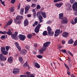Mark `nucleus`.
Masks as SVG:
<instances>
[{"label": "nucleus", "instance_id": "f257e3e1", "mask_svg": "<svg viewBox=\"0 0 77 77\" xmlns=\"http://www.w3.org/2000/svg\"><path fill=\"white\" fill-rule=\"evenodd\" d=\"M50 44H51L50 42H47L44 44L43 48L39 51L40 54H43L44 51L47 49V47H48Z\"/></svg>", "mask_w": 77, "mask_h": 77}, {"label": "nucleus", "instance_id": "f03ea898", "mask_svg": "<svg viewBox=\"0 0 77 77\" xmlns=\"http://www.w3.org/2000/svg\"><path fill=\"white\" fill-rule=\"evenodd\" d=\"M0 33L1 34H3L4 35H6V34H8V35H11L12 34V32L11 31V29H9L8 30V32L6 31H4L3 32L1 31H0Z\"/></svg>", "mask_w": 77, "mask_h": 77}, {"label": "nucleus", "instance_id": "7ed1b4c3", "mask_svg": "<svg viewBox=\"0 0 77 77\" xmlns=\"http://www.w3.org/2000/svg\"><path fill=\"white\" fill-rule=\"evenodd\" d=\"M41 27V25L40 24H39L35 27V28L34 29V31L36 33H39V29H40Z\"/></svg>", "mask_w": 77, "mask_h": 77}, {"label": "nucleus", "instance_id": "20e7f679", "mask_svg": "<svg viewBox=\"0 0 77 77\" xmlns=\"http://www.w3.org/2000/svg\"><path fill=\"white\" fill-rule=\"evenodd\" d=\"M18 36V38H19L20 41H24L26 38L25 35L22 34L19 35Z\"/></svg>", "mask_w": 77, "mask_h": 77}, {"label": "nucleus", "instance_id": "39448f33", "mask_svg": "<svg viewBox=\"0 0 77 77\" xmlns=\"http://www.w3.org/2000/svg\"><path fill=\"white\" fill-rule=\"evenodd\" d=\"M0 59L2 61H6L7 58L3 54H0Z\"/></svg>", "mask_w": 77, "mask_h": 77}, {"label": "nucleus", "instance_id": "423d86ee", "mask_svg": "<svg viewBox=\"0 0 77 77\" xmlns=\"http://www.w3.org/2000/svg\"><path fill=\"white\" fill-rule=\"evenodd\" d=\"M54 36H58L60 34V29H57L55 32Z\"/></svg>", "mask_w": 77, "mask_h": 77}, {"label": "nucleus", "instance_id": "0eeeda50", "mask_svg": "<svg viewBox=\"0 0 77 77\" xmlns=\"http://www.w3.org/2000/svg\"><path fill=\"white\" fill-rule=\"evenodd\" d=\"M20 69L15 68L13 69V73L14 74H17L20 73Z\"/></svg>", "mask_w": 77, "mask_h": 77}, {"label": "nucleus", "instance_id": "6e6552de", "mask_svg": "<svg viewBox=\"0 0 77 77\" xmlns=\"http://www.w3.org/2000/svg\"><path fill=\"white\" fill-rule=\"evenodd\" d=\"M72 8L73 11H77V2H76L73 4Z\"/></svg>", "mask_w": 77, "mask_h": 77}, {"label": "nucleus", "instance_id": "1a4fd4ad", "mask_svg": "<svg viewBox=\"0 0 77 77\" xmlns=\"http://www.w3.org/2000/svg\"><path fill=\"white\" fill-rule=\"evenodd\" d=\"M68 22V19H67V18H66V17H64L62 20L61 21V23L62 24H67Z\"/></svg>", "mask_w": 77, "mask_h": 77}, {"label": "nucleus", "instance_id": "9d476101", "mask_svg": "<svg viewBox=\"0 0 77 77\" xmlns=\"http://www.w3.org/2000/svg\"><path fill=\"white\" fill-rule=\"evenodd\" d=\"M29 22L28 20H27V19H25L23 22L24 26H25V27H26L27 26H28L29 25Z\"/></svg>", "mask_w": 77, "mask_h": 77}, {"label": "nucleus", "instance_id": "9b49d317", "mask_svg": "<svg viewBox=\"0 0 77 77\" xmlns=\"http://www.w3.org/2000/svg\"><path fill=\"white\" fill-rule=\"evenodd\" d=\"M62 36L64 38H67L69 36V33L67 32H64L62 33Z\"/></svg>", "mask_w": 77, "mask_h": 77}, {"label": "nucleus", "instance_id": "f8f14e48", "mask_svg": "<svg viewBox=\"0 0 77 77\" xmlns=\"http://www.w3.org/2000/svg\"><path fill=\"white\" fill-rule=\"evenodd\" d=\"M13 59H14L12 57H10L8 58L7 61L9 63H12V62H13Z\"/></svg>", "mask_w": 77, "mask_h": 77}, {"label": "nucleus", "instance_id": "ddd939ff", "mask_svg": "<svg viewBox=\"0 0 77 77\" xmlns=\"http://www.w3.org/2000/svg\"><path fill=\"white\" fill-rule=\"evenodd\" d=\"M14 43H15V45L16 46V47L17 48L18 50H19V51H21V47L19 46V43H18L17 42H15Z\"/></svg>", "mask_w": 77, "mask_h": 77}, {"label": "nucleus", "instance_id": "4468645a", "mask_svg": "<svg viewBox=\"0 0 77 77\" xmlns=\"http://www.w3.org/2000/svg\"><path fill=\"white\" fill-rule=\"evenodd\" d=\"M14 22L15 23V24H20L21 23V20H19L18 19H17L16 18V19H14Z\"/></svg>", "mask_w": 77, "mask_h": 77}, {"label": "nucleus", "instance_id": "2eb2a0df", "mask_svg": "<svg viewBox=\"0 0 77 77\" xmlns=\"http://www.w3.org/2000/svg\"><path fill=\"white\" fill-rule=\"evenodd\" d=\"M26 74L27 75V77H35L33 75H31L30 72H26Z\"/></svg>", "mask_w": 77, "mask_h": 77}, {"label": "nucleus", "instance_id": "dca6fc26", "mask_svg": "<svg viewBox=\"0 0 77 77\" xmlns=\"http://www.w3.org/2000/svg\"><path fill=\"white\" fill-rule=\"evenodd\" d=\"M38 19L39 20V23H42V22H43V20H42L43 19V17H42V16L41 15L39 16Z\"/></svg>", "mask_w": 77, "mask_h": 77}, {"label": "nucleus", "instance_id": "f3484780", "mask_svg": "<svg viewBox=\"0 0 77 77\" xmlns=\"http://www.w3.org/2000/svg\"><path fill=\"white\" fill-rule=\"evenodd\" d=\"M11 37L13 39H16L17 40L18 39V36H16L14 34H12V35H11Z\"/></svg>", "mask_w": 77, "mask_h": 77}, {"label": "nucleus", "instance_id": "a211bd4d", "mask_svg": "<svg viewBox=\"0 0 77 77\" xmlns=\"http://www.w3.org/2000/svg\"><path fill=\"white\" fill-rule=\"evenodd\" d=\"M13 21V20H12V19H10L9 21L7 23V25L8 26H10V25H11V24L12 23Z\"/></svg>", "mask_w": 77, "mask_h": 77}, {"label": "nucleus", "instance_id": "6ab92c4d", "mask_svg": "<svg viewBox=\"0 0 77 77\" xmlns=\"http://www.w3.org/2000/svg\"><path fill=\"white\" fill-rule=\"evenodd\" d=\"M41 13L43 18H47V15H46V13H45V12H42Z\"/></svg>", "mask_w": 77, "mask_h": 77}, {"label": "nucleus", "instance_id": "aec40b11", "mask_svg": "<svg viewBox=\"0 0 77 77\" xmlns=\"http://www.w3.org/2000/svg\"><path fill=\"white\" fill-rule=\"evenodd\" d=\"M62 5H63V3H62L55 4V6H57V8H60L61 6H62Z\"/></svg>", "mask_w": 77, "mask_h": 77}, {"label": "nucleus", "instance_id": "412c9836", "mask_svg": "<svg viewBox=\"0 0 77 77\" xmlns=\"http://www.w3.org/2000/svg\"><path fill=\"white\" fill-rule=\"evenodd\" d=\"M16 18L18 20H22L23 19V16H21L20 15H18L17 16Z\"/></svg>", "mask_w": 77, "mask_h": 77}, {"label": "nucleus", "instance_id": "4be33fe9", "mask_svg": "<svg viewBox=\"0 0 77 77\" xmlns=\"http://www.w3.org/2000/svg\"><path fill=\"white\" fill-rule=\"evenodd\" d=\"M47 29L48 33H50V32H51L52 31V29L50 26H48L47 27Z\"/></svg>", "mask_w": 77, "mask_h": 77}, {"label": "nucleus", "instance_id": "5701e85b", "mask_svg": "<svg viewBox=\"0 0 77 77\" xmlns=\"http://www.w3.org/2000/svg\"><path fill=\"white\" fill-rule=\"evenodd\" d=\"M63 13H61L59 14V18L60 20L63 19Z\"/></svg>", "mask_w": 77, "mask_h": 77}, {"label": "nucleus", "instance_id": "b1692460", "mask_svg": "<svg viewBox=\"0 0 77 77\" xmlns=\"http://www.w3.org/2000/svg\"><path fill=\"white\" fill-rule=\"evenodd\" d=\"M24 9L23 8H21L20 10V15H23V14H24Z\"/></svg>", "mask_w": 77, "mask_h": 77}, {"label": "nucleus", "instance_id": "393cba45", "mask_svg": "<svg viewBox=\"0 0 77 77\" xmlns=\"http://www.w3.org/2000/svg\"><path fill=\"white\" fill-rule=\"evenodd\" d=\"M27 52V51L25 49H23L21 51V53H22L23 54H26V53Z\"/></svg>", "mask_w": 77, "mask_h": 77}, {"label": "nucleus", "instance_id": "a878e982", "mask_svg": "<svg viewBox=\"0 0 77 77\" xmlns=\"http://www.w3.org/2000/svg\"><path fill=\"white\" fill-rule=\"evenodd\" d=\"M32 36L33 35L31 34H29L27 35V37L28 39H31Z\"/></svg>", "mask_w": 77, "mask_h": 77}, {"label": "nucleus", "instance_id": "bb28decb", "mask_svg": "<svg viewBox=\"0 0 77 77\" xmlns=\"http://www.w3.org/2000/svg\"><path fill=\"white\" fill-rule=\"evenodd\" d=\"M68 42L69 44H72L73 43H74V41H73V40H72V39H71L69 40Z\"/></svg>", "mask_w": 77, "mask_h": 77}, {"label": "nucleus", "instance_id": "cd10ccee", "mask_svg": "<svg viewBox=\"0 0 77 77\" xmlns=\"http://www.w3.org/2000/svg\"><path fill=\"white\" fill-rule=\"evenodd\" d=\"M35 66L36 67V68H40V66L39 65V64L37 63H35Z\"/></svg>", "mask_w": 77, "mask_h": 77}, {"label": "nucleus", "instance_id": "c85d7f7f", "mask_svg": "<svg viewBox=\"0 0 77 77\" xmlns=\"http://www.w3.org/2000/svg\"><path fill=\"white\" fill-rule=\"evenodd\" d=\"M48 36H53L54 35V32L53 31H51V32H50V33H48Z\"/></svg>", "mask_w": 77, "mask_h": 77}, {"label": "nucleus", "instance_id": "c756f323", "mask_svg": "<svg viewBox=\"0 0 77 77\" xmlns=\"http://www.w3.org/2000/svg\"><path fill=\"white\" fill-rule=\"evenodd\" d=\"M1 50L2 53L4 52V51H6L5 48V47H2L1 48Z\"/></svg>", "mask_w": 77, "mask_h": 77}, {"label": "nucleus", "instance_id": "7c9ffc66", "mask_svg": "<svg viewBox=\"0 0 77 77\" xmlns=\"http://www.w3.org/2000/svg\"><path fill=\"white\" fill-rule=\"evenodd\" d=\"M9 9L10 12H12L14 11V7H12L11 8H9Z\"/></svg>", "mask_w": 77, "mask_h": 77}, {"label": "nucleus", "instance_id": "2f4dec72", "mask_svg": "<svg viewBox=\"0 0 77 77\" xmlns=\"http://www.w3.org/2000/svg\"><path fill=\"white\" fill-rule=\"evenodd\" d=\"M47 31H44L42 33V35H43V36H46V35H47Z\"/></svg>", "mask_w": 77, "mask_h": 77}, {"label": "nucleus", "instance_id": "473e14b6", "mask_svg": "<svg viewBox=\"0 0 77 77\" xmlns=\"http://www.w3.org/2000/svg\"><path fill=\"white\" fill-rule=\"evenodd\" d=\"M28 65V64L27 63V62L26 61V63H24L23 65V66L24 68H27V67Z\"/></svg>", "mask_w": 77, "mask_h": 77}, {"label": "nucleus", "instance_id": "72a5a7b5", "mask_svg": "<svg viewBox=\"0 0 77 77\" xmlns=\"http://www.w3.org/2000/svg\"><path fill=\"white\" fill-rule=\"evenodd\" d=\"M5 48L7 51H8V50L11 48V47L9 46H7L5 47Z\"/></svg>", "mask_w": 77, "mask_h": 77}, {"label": "nucleus", "instance_id": "f704fd0d", "mask_svg": "<svg viewBox=\"0 0 77 77\" xmlns=\"http://www.w3.org/2000/svg\"><path fill=\"white\" fill-rule=\"evenodd\" d=\"M38 25V21H35L34 22V23L32 25L33 27H35V26Z\"/></svg>", "mask_w": 77, "mask_h": 77}, {"label": "nucleus", "instance_id": "c9c22d12", "mask_svg": "<svg viewBox=\"0 0 77 77\" xmlns=\"http://www.w3.org/2000/svg\"><path fill=\"white\" fill-rule=\"evenodd\" d=\"M2 54H4V55H7L8 54V51H5L3 52H2Z\"/></svg>", "mask_w": 77, "mask_h": 77}, {"label": "nucleus", "instance_id": "e433bc0d", "mask_svg": "<svg viewBox=\"0 0 77 77\" xmlns=\"http://www.w3.org/2000/svg\"><path fill=\"white\" fill-rule=\"evenodd\" d=\"M36 57H38V59H42L43 56L41 55H36Z\"/></svg>", "mask_w": 77, "mask_h": 77}, {"label": "nucleus", "instance_id": "4c0bfd02", "mask_svg": "<svg viewBox=\"0 0 77 77\" xmlns=\"http://www.w3.org/2000/svg\"><path fill=\"white\" fill-rule=\"evenodd\" d=\"M19 60L20 62H22L23 61V58L21 57H19Z\"/></svg>", "mask_w": 77, "mask_h": 77}, {"label": "nucleus", "instance_id": "58836bf2", "mask_svg": "<svg viewBox=\"0 0 77 77\" xmlns=\"http://www.w3.org/2000/svg\"><path fill=\"white\" fill-rule=\"evenodd\" d=\"M25 46L27 50H29V49H30V46H29L27 45H25Z\"/></svg>", "mask_w": 77, "mask_h": 77}, {"label": "nucleus", "instance_id": "ea45409f", "mask_svg": "<svg viewBox=\"0 0 77 77\" xmlns=\"http://www.w3.org/2000/svg\"><path fill=\"white\" fill-rule=\"evenodd\" d=\"M16 2V0H11L10 1L11 3L14 4Z\"/></svg>", "mask_w": 77, "mask_h": 77}, {"label": "nucleus", "instance_id": "a19ab883", "mask_svg": "<svg viewBox=\"0 0 77 77\" xmlns=\"http://www.w3.org/2000/svg\"><path fill=\"white\" fill-rule=\"evenodd\" d=\"M29 9H30V6H26V7L25 8V10H27V11H29Z\"/></svg>", "mask_w": 77, "mask_h": 77}, {"label": "nucleus", "instance_id": "79ce46f5", "mask_svg": "<svg viewBox=\"0 0 77 77\" xmlns=\"http://www.w3.org/2000/svg\"><path fill=\"white\" fill-rule=\"evenodd\" d=\"M0 2H1V3L2 5H3L4 6H6V5L5 4V1H2V0H0Z\"/></svg>", "mask_w": 77, "mask_h": 77}, {"label": "nucleus", "instance_id": "37998d69", "mask_svg": "<svg viewBox=\"0 0 77 77\" xmlns=\"http://www.w3.org/2000/svg\"><path fill=\"white\" fill-rule=\"evenodd\" d=\"M1 38L2 40H4V39H5V36L2 35L1 36Z\"/></svg>", "mask_w": 77, "mask_h": 77}, {"label": "nucleus", "instance_id": "c03bdc74", "mask_svg": "<svg viewBox=\"0 0 77 77\" xmlns=\"http://www.w3.org/2000/svg\"><path fill=\"white\" fill-rule=\"evenodd\" d=\"M64 66H65V67H66V68L67 69H69V67L67 65H66V64L65 63H64Z\"/></svg>", "mask_w": 77, "mask_h": 77}, {"label": "nucleus", "instance_id": "a18cd8bd", "mask_svg": "<svg viewBox=\"0 0 77 77\" xmlns=\"http://www.w3.org/2000/svg\"><path fill=\"white\" fill-rule=\"evenodd\" d=\"M73 45L74 46H76V45H77V40H76L74 42Z\"/></svg>", "mask_w": 77, "mask_h": 77}, {"label": "nucleus", "instance_id": "49530a36", "mask_svg": "<svg viewBox=\"0 0 77 77\" xmlns=\"http://www.w3.org/2000/svg\"><path fill=\"white\" fill-rule=\"evenodd\" d=\"M36 9H41V6L39 5H38L37 6Z\"/></svg>", "mask_w": 77, "mask_h": 77}, {"label": "nucleus", "instance_id": "de8ad7c7", "mask_svg": "<svg viewBox=\"0 0 77 77\" xmlns=\"http://www.w3.org/2000/svg\"><path fill=\"white\" fill-rule=\"evenodd\" d=\"M70 2L71 4H73L75 2V0H70Z\"/></svg>", "mask_w": 77, "mask_h": 77}, {"label": "nucleus", "instance_id": "09e8293b", "mask_svg": "<svg viewBox=\"0 0 77 77\" xmlns=\"http://www.w3.org/2000/svg\"><path fill=\"white\" fill-rule=\"evenodd\" d=\"M36 4H32L31 5V7H32V8H34L36 7Z\"/></svg>", "mask_w": 77, "mask_h": 77}, {"label": "nucleus", "instance_id": "8fccbe9b", "mask_svg": "<svg viewBox=\"0 0 77 77\" xmlns=\"http://www.w3.org/2000/svg\"><path fill=\"white\" fill-rule=\"evenodd\" d=\"M40 15V13H39V12H37L36 14V17H39V16Z\"/></svg>", "mask_w": 77, "mask_h": 77}, {"label": "nucleus", "instance_id": "3c124183", "mask_svg": "<svg viewBox=\"0 0 77 77\" xmlns=\"http://www.w3.org/2000/svg\"><path fill=\"white\" fill-rule=\"evenodd\" d=\"M20 6H21V4L20 3L17 8V9L19 10L20 9Z\"/></svg>", "mask_w": 77, "mask_h": 77}, {"label": "nucleus", "instance_id": "603ef678", "mask_svg": "<svg viewBox=\"0 0 77 77\" xmlns=\"http://www.w3.org/2000/svg\"><path fill=\"white\" fill-rule=\"evenodd\" d=\"M68 53L70 55V56H73V54H72L71 53V52H70V51H68Z\"/></svg>", "mask_w": 77, "mask_h": 77}, {"label": "nucleus", "instance_id": "864d4df0", "mask_svg": "<svg viewBox=\"0 0 77 77\" xmlns=\"http://www.w3.org/2000/svg\"><path fill=\"white\" fill-rule=\"evenodd\" d=\"M14 35H15L16 36H17V35H18V32H15Z\"/></svg>", "mask_w": 77, "mask_h": 77}, {"label": "nucleus", "instance_id": "5fc2aeb1", "mask_svg": "<svg viewBox=\"0 0 77 77\" xmlns=\"http://www.w3.org/2000/svg\"><path fill=\"white\" fill-rule=\"evenodd\" d=\"M62 44H65V40H62Z\"/></svg>", "mask_w": 77, "mask_h": 77}, {"label": "nucleus", "instance_id": "6e6d98bb", "mask_svg": "<svg viewBox=\"0 0 77 77\" xmlns=\"http://www.w3.org/2000/svg\"><path fill=\"white\" fill-rule=\"evenodd\" d=\"M68 62H70L71 61L70 60V58L69 57H68Z\"/></svg>", "mask_w": 77, "mask_h": 77}, {"label": "nucleus", "instance_id": "4d7b16f0", "mask_svg": "<svg viewBox=\"0 0 77 77\" xmlns=\"http://www.w3.org/2000/svg\"><path fill=\"white\" fill-rule=\"evenodd\" d=\"M66 50L65 49H64L63 50H61V51H62V52H63V53H65V52H66Z\"/></svg>", "mask_w": 77, "mask_h": 77}, {"label": "nucleus", "instance_id": "13d9d810", "mask_svg": "<svg viewBox=\"0 0 77 77\" xmlns=\"http://www.w3.org/2000/svg\"><path fill=\"white\" fill-rule=\"evenodd\" d=\"M47 23L48 24H49L51 23V21L50 20H49L47 22Z\"/></svg>", "mask_w": 77, "mask_h": 77}, {"label": "nucleus", "instance_id": "bf43d9fd", "mask_svg": "<svg viewBox=\"0 0 77 77\" xmlns=\"http://www.w3.org/2000/svg\"><path fill=\"white\" fill-rule=\"evenodd\" d=\"M58 45L59 48H62V46L60 44H59Z\"/></svg>", "mask_w": 77, "mask_h": 77}, {"label": "nucleus", "instance_id": "052dcab7", "mask_svg": "<svg viewBox=\"0 0 77 77\" xmlns=\"http://www.w3.org/2000/svg\"><path fill=\"white\" fill-rule=\"evenodd\" d=\"M33 15L34 17H35L36 16V14L35 12L34 13V14H33Z\"/></svg>", "mask_w": 77, "mask_h": 77}, {"label": "nucleus", "instance_id": "680f3d73", "mask_svg": "<svg viewBox=\"0 0 77 77\" xmlns=\"http://www.w3.org/2000/svg\"><path fill=\"white\" fill-rule=\"evenodd\" d=\"M34 45L35 47V48L37 47V44L36 43H34Z\"/></svg>", "mask_w": 77, "mask_h": 77}, {"label": "nucleus", "instance_id": "e2e57ef3", "mask_svg": "<svg viewBox=\"0 0 77 77\" xmlns=\"http://www.w3.org/2000/svg\"><path fill=\"white\" fill-rule=\"evenodd\" d=\"M28 11H29L27 10H25V14H27V12H28Z\"/></svg>", "mask_w": 77, "mask_h": 77}, {"label": "nucleus", "instance_id": "0e129e2a", "mask_svg": "<svg viewBox=\"0 0 77 77\" xmlns=\"http://www.w3.org/2000/svg\"><path fill=\"white\" fill-rule=\"evenodd\" d=\"M67 74L69 75H71V73H70V72L69 71L67 72Z\"/></svg>", "mask_w": 77, "mask_h": 77}, {"label": "nucleus", "instance_id": "69168bd1", "mask_svg": "<svg viewBox=\"0 0 77 77\" xmlns=\"http://www.w3.org/2000/svg\"><path fill=\"white\" fill-rule=\"evenodd\" d=\"M27 17H31V14H29L27 15Z\"/></svg>", "mask_w": 77, "mask_h": 77}, {"label": "nucleus", "instance_id": "338daca9", "mask_svg": "<svg viewBox=\"0 0 77 77\" xmlns=\"http://www.w3.org/2000/svg\"><path fill=\"white\" fill-rule=\"evenodd\" d=\"M0 64L1 65V66H4V64H3V63H2L0 62Z\"/></svg>", "mask_w": 77, "mask_h": 77}, {"label": "nucleus", "instance_id": "774afa93", "mask_svg": "<svg viewBox=\"0 0 77 77\" xmlns=\"http://www.w3.org/2000/svg\"><path fill=\"white\" fill-rule=\"evenodd\" d=\"M32 53L34 54H36V53L35 51H33Z\"/></svg>", "mask_w": 77, "mask_h": 77}]
</instances>
